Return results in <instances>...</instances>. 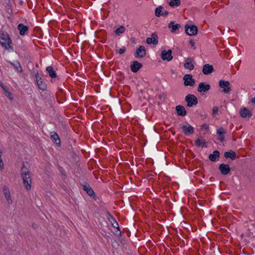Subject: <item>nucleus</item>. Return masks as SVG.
Wrapping results in <instances>:
<instances>
[{"instance_id":"b1692460","label":"nucleus","mask_w":255,"mask_h":255,"mask_svg":"<svg viewBox=\"0 0 255 255\" xmlns=\"http://www.w3.org/2000/svg\"><path fill=\"white\" fill-rule=\"evenodd\" d=\"M220 156V152L218 150H215L213 153L210 154L209 155V159L212 161H215L216 158H219Z\"/></svg>"},{"instance_id":"c85d7f7f","label":"nucleus","mask_w":255,"mask_h":255,"mask_svg":"<svg viewBox=\"0 0 255 255\" xmlns=\"http://www.w3.org/2000/svg\"><path fill=\"white\" fill-rule=\"evenodd\" d=\"M169 4L171 7H174V6H178L180 5V0H170V1L169 2Z\"/></svg>"},{"instance_id":"ddd939ff","label":"nucleus","mask_w":255,"mask_h":255,"mask_svg":"<svg viewBox=\"0 0 255 255\" xmlns=\"http://www.w3.org/2000/svg\"><path fill=\"white\" fill-rule=\"evenodd\" d=\"M35 77L38 88L42 91L45 90L46 89V84L39 78L38 73L36 74Z\"/></svg>"},{"instance_id":"473e14b6","label":"nucleus","mask_w":255,"mask_h":255,"mask_svg":"<svg viewBox=\"0 0 255 255\" xmlns=\"http://www.w3.org/2000/svg\"><path fill=\"white\" fill-rule=\"evenodd\" d=\"M2 152L0 151V171H2L4 169V164L1 159Z\"/></svg>"},{"instance_id":"dca6fc26","label":"nucleus","mask_w":255,"mask_h":255,"mask_svg":"<svg viewBox=\"0 0 255 255\" xmlns=\"http://www.w3.org/2000/svg\"><path fill=\"white\" fill-rule=\"evenodd\" d=\"M214 71V68L212 65H210L209 64H206L203 67L202 72L204 74L208 75Z\"/></svg>"},{"instance_id":"6e6552de","label":"nucleus","mask_w":255,"mask_h":255,"mask_svg":"<svg viewBox=\"0 0 255 255\" xmlns=\"http://www.w3.org/2000/svg\"><path fill=\"white\" fill-rule=\"evenodd\" d=\"M146 52L145 47L143 46H139L137 49L134 56L136 58H142L146 55Z\"/></svg>"},{"instance_id":"2f4dec72","label":"nucleus","mask_w":255,"mask_h":255,"mask_svg":"<svg viewBox=\"0 0 255 255\" xmlns=\"http://www.w3.org/2000/svg\"><path fill=\"white\" fill-rule=\"evenodd\" d=\"M112 219L113 220V222H112V226L114 227V228H116L117 229H118V231H119V229H120V228H119V225H118V223H117V222L115 220V219L114 218H113V217H112Z\"/></svg>"},{"instance_id":"ea45409f","label":"nucleus","mask_w":255,"mask_h":255,"mask_svg":"<svg viewBox=\"0 0 255 255\" xmlns=\"http://www.w3.org/2000/svg\"><path fill=\"white\" fill-rule=\"evenodd\" d=\"M190 44L191 45V46H192V47H194V45H195V43H194V42L193 40H190Z\"/></svg>"},{"instance_id":"72a5a7b5","label":"nucleus","mask_w":255,"mask_h":255,"mask_svg":"<svg viewBox=\"0 0 255 255\" xmlns=\"http://www.w3.org/2000/svg\"><path fill=\"white\" fill-rule=\"evenodd\" d=\"M217 133L219 135H224L225 133V130L223 128H221L217 130Z\"/></svg>"},{"instance_id":"79ce46f5","label":"nucleus","mask_w":255,"mask_h":255,"mask_svg":"<svg viewBox=\"0 0 255 255\" xmlns=\"http://www.w3.org/2000/svg\"><path fill=\"white\" fill-rule=\"evenodd\" d=\"M251 102L255 104V97L251 99Z\"/></svg>"},{"instance_id":"f3484780","label":"nucleus","mask_w":255,"mask_h":255,"mask_svg":"<svg viewBox=\"0 0 255 255\" xmlns=\"http://www.w3.org/2000/svg\"><path fill=\"white\" fill-rule=\"evenodd\" d=\"M142 67V64L137 61L133 62L132 64L130 65V69L133 72H137L140 68Z\"/></svg>"},{"instance_id":"f257e3e1","label":"nucleus","mask_w":255,"mask_h":255,"mask_svg":"<svg viewBox=\"0 0 255 255\" xmlns=\"http://www.w3.org/2000/svg\"><path fill=\"white\" fill-rule=\"evenodd\" d=\"M21 175L23 180V184L25 188L28 190L31 189V184L32 183L31 178L28 170L25 168L24 163H23L21 168Z\"/></svg>"},{"instance_id":"5701e85b","label":"nucleus","mask_w":255,"mask_h":255,"mask_svg":"<svg viewBox=\"0 0 255 255\" xmlns=\"http://www.w3.org/2000/svg\"><path fill=\"white\" fill-rule=\"evenodd\" d=\"M50 136L54 142H55L57 145H60V139L58 135L56 132H51Z\"/></svg>"},{"instance_id":"f704fd0d","label":"nucleus","mask_w":255,"mask_h":255,"mask_svg":"<svg viewBox=\"0 0 255 255\" xmlns=\"http://www.w3.org/2000/svg\"><path fill=\"white\" fill-rule=\"evenodd\" d=\"M218 108L217 107H214L212 109V114L214 116L218 114Z\"/></svg>"},{"instance_id":"2eb2a0df","label":"nucleus","mask_w":255,"mask_h":255,"mask_svg":"<svg viewBox=\"0 0 255 255\" xmlns=\"http://www.w3.org/2000/svg\"><path fill=\"white\" fill-rule=\"evenodd\" d=\"M240 116L244 118H247L249 119L252 116V112L247 108H244L241 110Z\"/></svg>"},{"instance_id":"4be33fe9","label":"nucleus","mask_w":255,"mask_h":255,"mask_svg":"<svg viewBox=\"0 0 255 255\" xmlns=\"http://www.w3.org/2000/svg\"><path fill=\"white\" fill-rule=\"evenodd\" d=\"M17 29L19 30V33L21 35H23L28 31V27L21 23L18 25Z\"/></svg>"},{"instance_id":"a211bd4d","label":"nucleus","mask_w":255,"mask_h":255,"mask_svg":"<svg viewBox=\"0 0 255 255\" xmlns=\"http://www.w3.org/2000/svg\"><path fill=\"white\" fill-rule=\"evenodd\" d=\"M3 191L7 203L8 204H11L12 203V200L11 198L9 189L6 187H4Z\"/></svg>"},{"instance_id":"7c9ffc66","label":"nucleus","mask_w":255,"mask_h":255,"mask_svg":"<svg viewBox=\"0 0 255 255\" xmlns=\"http://www.w3.org/2000/svg\"><path fill=\"white\" fill-rule=\"evenodd\" d=\"M125 31V27L124 26H121L116 30L115 33L117 35H120L121 34L123 33Z\"/></svg>"},{"instance_id":"f8f14e48","label":"nucleus","mask_w":255,"mask_h":255,"mask_svg":"<svg viewBox=\"0 0 255 255\" xmlns=\"http://www.w3.org/2000/svg\"><path fill=\"white\" fill-rule=\"evenodd\" d=\"M193 58L191 57H188L186 58L185 60V63L184 64V68L190 70H193L194 68V66L193 64Z\"/></svg>"},{"instance_id":"423d86ee","label":"nucleus","mask_w":255,"mask_h":255,"mask_svg":"<svg viewBox=\"0 0 255 255\" xmlns=\"http://www.w3.org/2000/svg\"><path fill=\"white\" fill-rule=\"evenodd\" d=\"M172 53V51L171 49H169L167 51L163 50L161 51V58L163 60L170 61L173 59Z\"/></svg>"},{"instance_id":"58836bf2","label":"nucleus","mask_w":255,"mask_h":255,"mask_svg":"<svg viewBox=\"0 0 255 255\" xmlns=\"http://www.w3.org/2000/svg\"><path fill=\"white\" fill-rule=\"evenodd\" d=\"M168 13H169L168 11H167V10H165V11H164V12H163L162 13L161 15H165V16H166V15H167L168 14Z\"/></svg>"},{"instance_id":"6ab92c4d","label":"nucleus","mask_w":255,"mask_h":255,"mask_svg":"<svg viewBox=\"0 0 255 255\" xmlns=\"http://www.w3.org/2000/svg\"><path fill=\"white\" fill-rule=\"evenodd\" d=\"M168 27L171 29V32L174 33L176 30H179L181 26L179 24H175L174 21H171L169 23Z\"/></svg>"},{"instance_id":"39448f33","label":"nucleus","mask_w":255,"mask_h":255,"mask_svg":"<svg viewBox=\"0 0 255 255\" xmlns=\"http://www.w3.org/2000/svg\"><path fill=\"white\" fill-rule=\"evenodd\" d=\"M219 85L221 88L223 89V92L225 93H229L231 91L230 82L228 81L221 80L219 82Z\"/></svg>"},{"instance_id":"9d476101","label":"nucleus","mask_w":255,"mask_h":255,"mask_svg":"<svg viewBox=\"0 0 255 255\" xmlns=\"http://www.w3.org/2000/svg\"><path fill=\"white\" fill-rule=\"evenodd\" d=\"M181 128L185 134H192L194 132V128L189 124L182 125Z\"/></svg>"},{"instance_id":"7ed1b4c3","label":"nucleus","mask_w":255,"mask_h":255,"mask_svg":"<svg viewBox=\"0 0 255 255\" xmlns=\"http://www.w3.org/2000/svg\"><path fill=\"white\" fill-rule=\"evenodd\" d=\"M185 101L187 103V106L191 107L198 104V99L196 97L192 94L187 95L185 98Z\"/></svg>"},{"instance_id":"4468645a","label":"nucleus","mask_w":255,"mask_h":255,"mask_svg":"<svg viewBox=\"0 0 255 255\" xmlns=\"http://www.w3.org/2000/svg\"><path fill=\"white\" fill-rule=\"evenodd\" d=\"M210 89V85L209 84L202 82L199 84L197 91L199 93L205 92L209 90Z\"/></svg>"},{"instance_id":"cd10ccee","label":"nucleus","mask_w":255,"mask_h":255,"mask_svg":"<svg viewBox=\"0 0 255 255\" xmlns=\"http://www.w3.org/2000/svg\"><path fill=\"white\" fill-rule=\"evenodd\" d=\"M10 64L13 66L15 69L18 71H19V72H22V68L20 66V63L18 62V61H15V62L13 63V62H9Z\"/></svg>"},{"instance_id":"37998d69","label":"nucleus","mask_w":255,"mask_h":255,"mask_svg":"<svg viewBox=\"0 0 255 255\" xmlns=\"http://www.w3.org/2000/svg\"><path fill=\"white\" fill-rule=\"evenodd\" d=\"M120 234H121V233H120V232L119 233V235H120ZM117 235H119V234H118V233H117Z\"/></svg>"},{"instance_id":"393cba45","label":"nucleus","mask_w":255,"mask_h":255,"mask_svg":"<svg viewBox=\"0 0 255 255\" xmlns=\"http://www.w3.org/2000/svg\"><path fill=\"white\" fill-rule=\"evenodd\" d=\"M224 156L226 158H230L232 160H234L236 157V154L235 152L231 151H226L224 153Z\"/></svg>"},{"instance_id":"0eeeda50","label":"nucleus","mask_w":255,"mask_h":255,"mask_svg":"<svg viewBox=\"0 0 255 255\" xmlns=\"http://www.w3.org/2000/svg\"><path fill=\"white\" fill-rule=\"evenodd\" d=\"M184 84L185 86H192L195 84V80L193 78L192 76L190 74H186L183 78Z\"/></svg>"},{"instance_id":"c756f323","label":"nucleus","mask_w":255,"mask_h":255,"mask_svg":"<svg viewBox=\"0 0 255 255\" xmlns=\"http://www.w3.org/2000/svg\"><path fill=\"white\" fill-rule=\"evenodd\" d=\"M162 6H159L158 7H156L155 10V15L157 17H159L162 14V9H163Z\"/></svg>"},{"instance_id":"aec40b11","label":"nucleus","mask_w":255,"mask_h":255,"mask_svg":"<svg viewBox=\"0 0 255 255\" xmlns=\"http://www.w3.org/2000/svg\"><path fill=\"white\" fill-rule=\"evenodd\" d=\"M175 109L178 115L184 116L186 115V111L183 106L178 105L175 107Z\"/></svg>"},{"instance_id":"bb28decb","label":"nucleus","mask_w":255,"mask_h":255,"mask_svg":"<svg viewBox=\"0 0 255 255\" xmlns=\"http://www.w3.org/2000/svg\"><path fill=\"white\" fill-rule=\"evenodd\" d=\"M196 146L197 147H207L206 142L205 140H201L200 139L198 138L195 142Z\"/></svg>"},{"instance_id":"4c0bfd02","label":"nucleus","mask_w":255,"mask_h":255,"mask_svg":"<svg viewBox=\"0 0 255 255\" xmlns=\"http://www.w3.org/2000/svg\"><path fill=\"white\" fill-rule=\"evenodd\" d=\"M224 139V135H219V140L221 142H223Z\"/></svg>"},{"instance_id":"f03ea898","label":"nucleus","mask_w":255,"mask_h":255,"mask_svg":"<svg viewBox=\"0 0 255 255\" xmlns=\"http://www.w3.org/2000/svg\"><path fill=\"white\" fill-rule=\"evenodd\" d=\"M0 43L5 49L12 47L10 39L7 34L2 33L0 35Z\"/></svg>"},{"instance_id":"412c9836","label":"nucleus","mask_w":255,"mask_h":255,"mask_svg":"<svg viewBox=\"0 0 255 255\" xmlns=\"http://www.w3.org/2000/svg\"><path fill=\"white\" fill-rule=\"evenodd\" d=\"M83 190L90 196L95 195L94 190L92 189L90 186L88 184H85L83 185Z\"/></svg>"},{"instance_id":"9b49d317","label":"nucleus","mask_w":255,"mask_h":255,"mask_svg":"<svg viewBox=\"0 0 255 255\" xmlns=\"http://www.w3.org/2000/svg\"><path fill=\"white\" fill-rule=\"evenodd\" d=\"M146 42L147 44H153L156 45L158 43V36L155 33H152L151 34V37L146 38Z\"/></svg>"},{"instance_id":"1a4fd4ad","label":"nucleus","mask_w":255,"mask_h":255,"mask_svg":"<svg viewBox=\"0 0 255 255\" xmlns=\"http://www.w3.org/2000/svg\"><path fill=\"white\" fill-rule=\"evenodd\" d=\"M219 169L221 174L224 175L228 174L231 171L229 165L228 164H225L223 163L219 165Z\"/></svg>"},{"instance_id":"c9c22d12","label":"nucleus","mask_w":255,"mask_h":255,"mask_svg":"<svg viewBox=\"0 0 255 255\" xmlns=\"http://www.w3.org/2000/svg\"><path fill=\"white\" fill-rule=\"evenodd\" d=\"M126 47H123L122 48H121L119 51V53L120 54H124L126 51Z\"/></svg>"},{"instance_id":"20e7f679","label":"nucleus","mask_w":255,"mask_h":255,"mask_svg":"<svg viewBox=\"0 0 255 255\" xmlns=\"http://www.w3.org/2000/svg\"><path fill=\"white\" fill-rule=\"evenodd\" d=\"M185 29L186 33L190 36L195 35L198 32L197 27L194 25H189L186 24Z\"/></svg>"},{"instance_id":"a878e982","label":"nucleus","mask_w":255,"mask_h":255,"mask_svg":"<svg viewBox=\"0 0 255 255\" xmlns=\"http://www.w3.org/2000/svg\"><path fill=\"white\" fill-rule=\"evenodd\" d=\"M46 70L50 77L54 78L56 77V73L54 71L53 68L52 66H50L47 67L46 68Z\"/></svg>"},{"instance_id":"a19ab883","label":"nucleus","mask_w":255,"mask_h":255,"mask_svg":"<svg viewBox=\"0 0 255 255\" xmlns=\"http://www.w3.org/2000/svg\"><path fill=\"white\" fill-rule=\"evenodd\" d=\"M0 86L1 87V88L5 91L6 90L5 86L3 85V84L1 82H0Z\"/></svg>"},{"instance_id":"e433bc0d","label":"nucleus","mask_w":255,"mask_h":255,"mask_svg":"<svg viewBox=\"0 0 255 255\" xmlns=\"http://www.w3.org/2000/svg\"><path fill=\"white\" fill-rule=\"evenodd\" d=\"M5 91L6 92V96L10 100L12 99V97L11 96V94L6 90H5Z\"/></svg>"}]
</instances>
